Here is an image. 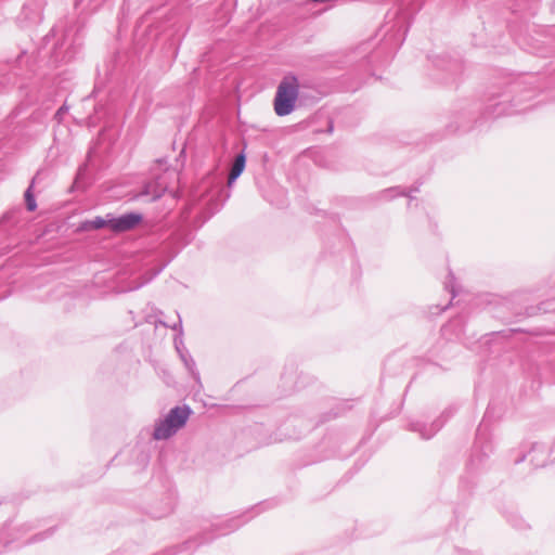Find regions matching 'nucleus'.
<instances>
[{
	"label": "nucleus",
	"instance_id": "1",
	"mask_svg": "<svg viewBox=\"0 0 555 555\" xmlns=\"http://www.w3.org/2000/svg\"><path fill=\"white\" fill-rule=\"evenodd\" d=\"M300 82L294 75H286L280 81L273 100V108L278 116L289 115L299 99Z\"/></svg>",
	"mask_w": 555,
	"mask_h": 555
},
{
	"label": "nucleus",
	"instance_id": "4",
	"mask_svg": "<svg viewBox=\"0 0 555 555\" xmlns=\"http://www.w3.org/2000/svg\"><path fill=\"white\" fill-rule=\"evenodd\" d=\"M244 167H245V156L238 155L235 158L232 169L230 171L229 183L234 181L242 173V171L244 170Z\"/></svg>",
	"mask_w": 555,
	"mask_h": 555
},
{
	"label": "nucleus",
	"instance_id": "2",
	"mask_svg": "<svg viewBox=\"0 0 555 555\" xmlns=\"http://www.w3.org/2000/svg\"><path fill=\"white\" fill-rule=\"evenodd\" d=\"M191 414L186 406H177L172 409L166 418L156 425L154 438L157 440L167 439L183 427Z\"/></svg>",
	"mask_w": 555,
	"mask_h": 555
},
{
	"label": "nucleus",
	"instance_id": "3",
	"mask_svg": "<svg viewBox=\"0 0 555 555\" xmlns=\"http://www.w3.org/2000/svg\"><path fill=\"white\" fill-rule=\"evenodd\" d=\"M142 222V215L137 212L126 214L111 218V231L115 233L127 232L135 229Z\"/></svg>",
	"mask_w": 555,
	"mask_h": 555
},
{
	"label": "nucleus",
	"instance_id": "6",
	"mask_svg": "<svg viewBox=\"0 0 555 555\" xmlns=\"http://www.w3.org/2000/svg\"><path fill=\"white\" fill-rule=\"evenodd\" d=\"M33 186H34V183H31L25 192L26 206L29 211H34L37 208V204H36L35 197H34Z\"/></svg>",
	"mask_w": 555,
	"mask_h": 555
},
{
	"label": "nucleus",
	"instance_id": "5",
	"mask_svg": "<svg viewBox=\"0 0 555 555\" xmlns=\"http://www.w3.org/2000/svg\"><path fill=\"white\" fill-rule=\"evenodd\" d=\"M102 228H108L111 230V219H103L101 217H96L93 220L87 221L83 224V229L86 230H99Z\"/></svg>",
	"mask_w": 555,
	"mask_h": 555
}]
</instances>
